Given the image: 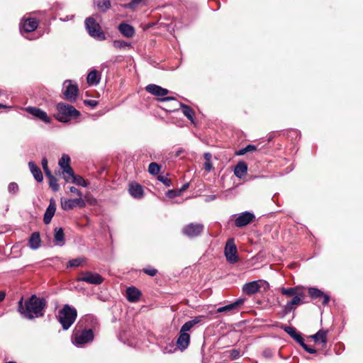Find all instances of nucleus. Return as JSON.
I'll return each instance as SVG.
<instances>
[{
	"instance_id": "1",
	"label": "nucleus",
	"mask_w": 363,
	"mask_h": 363,
	"mask_svg": "<svg viewBox=\"0 0 363 363\" xmlns=\"http://www.w3.org/2000/svg\"><path fill=\"white\" fill-rule=\"evenodd\" d=\"M45 306L44 298H38L35 295H32L28 300L23 303V298H21L18 303V311L25 318L33 319L43 315V308Z\"/></svg>"
},
{
	"instance_id": "5",
	"label": "nucleus",
	"mask_w": 363,
	"mask_h": 363,
	"mask_svg": "<svg viewBox=\"0 0 363 363\" xmlns=\"http://www.w3.org/2000/svg\"><path fill=\"white\" fill-rule=\"evenodd\" d=\"M78 92L79 89L77 84H72L71 80H65L64 82L62 94L67 101L71 103L75 102Z\"/></svg>"
},
{
	"instance_id": "4",
	"label": "nucleus",
	"mask_w": 363,
	"mask_h": 363,
	"mask_svg": "<svg viewBox=\"0 0 363 363\" xmlns=\"http://www.w3.org/2000/svg\"><path fill=\"white\" fill-rule=\"evenodd\" d=\"M85 26L88 33L92 38L99 41L106 39L105 33L103 32L99 23L94 18H87L85 20Z\"/></svg>"
},
{
	"instance_id": "17",
	"label": "nucleus",
	"mask_w": 363,
	"mask_h": 363,
	"mask_svg": "<svg viewBox=\"0 0 363 363\" xmlns=\"http://www.w3.org/2000/svg\"><path fill=\"white\" fill-rule=\"evenodd\" d=\"M259 281H253L246 283L242 286V291L247 295H252L257 293L260 289Z\"/></svg>"
},
{
	"instance_id": "42",
	"label": "nucleus",
	"mask_w": 363,
	"mask_h": 363,
	"mask_svg": "<svg viewBox=\"0 0 363 363\" xmlns=\"http://www.w3.org/2000/svg\"><path fill=\"white\" fill-rule=\"evenodd\" d=\"M8 191L10 194H16L18 191V185L15 182L9 184Z\"/></svg>"
},
{
	"instance_id": "37",
	"label": "nucleus",
	"mask_w": 363,
	"mask_h": 363,
	"mask_svg": "<svg viewBox=\"0 0 363 363\" xmlns=\"http://www.w3.org/2000/svg\"><path fill=\"white\" fill-rule=\"evenodd\" d=\"M70 157L68 155L64 154L60 159L58 164L63 169L67 167H69Z\"/></svg>"
},
{
	"instance_id": "11",
	"label": "nucleus",
	"mask_w": 363,
	"mask_h": 363,
	"mask_svg": "<svg viewBox=\"0 0 363 363\" xmlns=\"http://www.w3.org/2000/svg\"><path fill=\"white\" fill-rule=\"evenodd\" d=\"M255 218V215L249 211H245L238 216L235 220V225L238 228H242L252 223Z\"/></svg>"
},
{
	"instance_id": "6",
	"label": "nucleus",
	"mask_w": 363,
	"mask_h": 363,
	"mask_svg": "<svg viewBox=\"0 0 363 363\" xmlns=\"http://www.w3.org/2000/svg\"><path fill=\"white\" fill-rule=\"evenodd\" d=\"M93 340L94 333L91 329L76 331L73 335V343L77 347L91 342Z\"/></svg>"
},
{
	"instance_id": "55",
	"label": "nucleus",
	"mask_w": 363,
	"mask_h": 363,
	"mask_svg": "<svg viewBox=\"0 0 363 363\" xmlns=\"http://www.w3.org/2000/svg\"><path fill=\"white\" fill-rule=\"evenodd\" d=\"M189 187V184L186 183V184H184L178 191L179 192V194H181L182 191H184V190H186L187 188Z\"/></svg>"
},
{
	"instance_id": "20",
	"label": "nucleus",
	"mask_w": 363,
	"mask_h": 363,
	"mask_svg": "<svg viewBox=\"0 0 363 363\" xmlns=\"http://www.w3.org/2000/svg\"><path fill=\"white\" fill-rule=\"evenodd\" d=\"M308 294L313 298H317L322 297L323 298V304L327 305L330 301V296L323 293L322 291L317 288L311 287L308 289Z\"/></svg>"
},
{
	"instance_id": "52",
	"label": "nucleus",
	"mask_w": 363,
	"mask_h": 363,
	"mask_svg": "<svg viewBox=\"0 0 363 363\" xmlns=\"http://www.w3.org/2000/svg\"><path fill=\"white\" fill-rule=\"evenodd\" d=\"M69 191H70V192L78 195L79 196V198H82V192L79 189H77L76 187H74V186L69 187Z\"/></svg>"
},
{
	"instance_id": "21",
	"label": "nucleus",
	"mask_w": 363,
	"mask_h": 363,
	"mask_svg": "<svg viewBox=\"0 0 363 363\" xmlns=\"http://www.w3.org/2000/svg\"><path fill=\"white\" fill-rule=\"evenodd\" d=\"M141 292L134 286L128 287L126 289V298L128 301L134 303L140 299Z\"/></svg>"
},
{
	"instance_id": "25",
	"label": "nucleus",
	"mask_w": 363,
	"mask_h": 363,
	"mask_svg": "<svg viewBox=\"0 0 363 363\" xmlns=\"http://www.w3.org/2000/svg\"><path fill=\"white\" fill-rule=\"evenodd\" d=\"M29 247L33 250H37L40 247L41 239L38 232H34L31 234L29 240Z\"/></svg>"
},
{
	"instance_id": "46",
	"label": "nucleus",
	"mask_w": 363,
	"mask_h": 363,
	"mask_svg": "<svg viewBox=\"0 0 363 363\" xmlns=\"http://www.w3.org/2000/svg\"><path fill=\"white\" fill-rule=\"evenodd\" d=\"M158 180L162 182L167 186H170V185H171V180L165 176H163V175L158 176Z\"/></svg>"
},
{
	"instance_id": "35",
	"label": "nucleus",
	"mask_w": 363,
	"mask_h": 363,
	"mask_svg": "<svg viewBox=\"0 0 363 363\" xmlns=\"http://www.w3.org/2000/svg\"><path fill=\"white\" fill-rule=\"evenodd\" d=\"M85 262V259L84 257H77L76 259H73L67 264V267H77L81 266Z\"/></svg>"
},
{
	"instance_id": "56",
	"label": "nucleus",
	"mask_w": 363,
	"mask_h": 363,
	"mask_svg": "<svg viewBox=\"0 0 363 363\" xmlns=\"http://www.w3.org/2000/svg\"><path fill=\"white\" fill-rule=\"evenodd\" d=\"M171 100H175V99L172 96H166L160 99L161 101H167Z\"/></svg>"
},
{
	"instance_id": "19",
	"label": "nucleus",
	"mask_w": 363,
	"mask_h": 363,
	"mask_svg": "<svg viewBox=\"0 0 363 363\" xmlns=\"http://www.w3.org/2000/svg\"><path fill=\"white\" fill-rule=\"evenodd\" d=\"M56 211V204L53 199L50 200V203L47 208L43 217V221L45 224H49L55 215Z\"/></svg>"
},
{
	"instance_id": "41",
	"label": "nucleus",
	"mask_w": 363,
	"mask_h": 363,
	"mask_svg": "<svg viewBox=\"0 0 363 363\" xmlns=\"http://www.w3.org/2000/svg\"><path fill=\"white\" fill-rule=\"evenodd\" d=\"M70 182L84 187L87 186L86 182L81 176L79 175H74Z\"/></svg>"
},
{
	"instance_id": "47",
	"label": "nucleus",
	"mask_w": 363,
	"mask_h": 363,
	"mask_svg": "<svg viewBox=\"0 0 363 363\" xmlns=\"http://www.w3.org/2000/svg\"><path fill=\"white\" fill-rule=\"evenodd\" d=\"M166 196L169 199H173L176 196H180V194H179V191L169 190L167 191Z\"/></svg>"
},
{
	"instance_id": "40",
	"label": "nucleus",
	"mask_w": 363,
	"mask_h": 363,
	"mask_svg": "<svg viewBox=\"0 0 363 363\" xmlns=\"http://www.w3.org/2000/svg\"><path fill=\"white\" fill-rule=\"evenodd\" d=\"M160 171V166L158 164L155 162H152L149 164L148 172L150 174L157 175V174H159Z\"/></svg>"
},
{
	"instance_id": "50",
	"label": "nucleus",
	"mask_w": 363,
	"mask_h": 363,
	"mask_svg": "<svg viewBox=\"0 0 363 363\" xmlns=\"http://www.w3.org/2000/svg\"><path fill=\"white\" fill-rule=\"evenodd\" d=\"M292 338L296 340L298 344H300L301 345H303L304 343V341H303V337H301V334L296 333L295 334V335H294L292 337Z\"/></svg>"
},
{
	"instance_id": "49",
	"label": "nucleus",
	"mask_w": 363,
	"mask_h": 363,
	"mask_svg": "<svg viewBox=\"0 0 363 363\" xmlns=\"http://www.w3.org/2000/svg\"><path fill=\"white\" fill-rule=\"evenodd\" d=\"M292 338L296 340L298 344H300L301 345H303L304 343V341H303V337H301V334L296 333L295 334V335H294L292 337Z\"/></svg>"
},
{
	"instance_id": "28",
	"label": "nucleus",
	"mask_w": 363,
	"mask_h": 363,
	"mask_svg": "<svg viewBox=\"0 0 363 363\" xmlns=\"http://www.w3.org/2000/svg\"><path fill=\"white\" fill-rule=\"evenodd\" d=\"M55 245L62 246L65 244V234L62 228H56L54 233Z\"/></svg>"
},
{
	"instance_id": "16",
	"label": "nucleus",
	"mask_w": 363,
	"mask_h": 363,
	"mask_svg": "<svg viewBox=\"0 0 363 363\" xmlns=\"http://www.w3.org/2000/svg\"><path fill=\"white\" fill-rule=\"evenodd\" d=\"M245 301V298H238L233 303H231L222 307H219L217 309V313L231 312L238 311V308L244 303Z\"/></svg>"
},
{
	"instance_id": "2",
	"label": "nucleus",
	"mask_w": 363,
	"mask_h": 363,
	"mask_svg": "<svg viewBox=\"0 0 363 363\" xmlns=\"http://www.w3.org/2000/svg\"><path fill=\"white\" fill-rule=\"evenodd\" d=\"M57 111L55 118L62 123H68L72 119L78 118L81 113L73 106L60 102L56 106Z\"/></svg>"
},
{
	"instance_id": "12",
	"label": "nucleus",
	"mask_w": 363,
	"mask_h": 363,
	"mask_svg": "<svg viewBox=\"0 0 363 363\" xmlns=\"http://www.w3.org/2000/svg\"><path fill=\"white\" fill-rule=\"evenodd\" d=\"M184 326L182 325L180 329L179 337L177 340V345L182 350L186 349L190 342V335L187 333L189 330L186 328L184 330Z\"/></svg>"
},
{
	"instance_id": "54",
	"label": "nucleus",
	"mask_w": 363,
	"mask_h": 363,
	"mask_svg": "<svg viewBox=\"0 0 363 363\" xmlns=\"http://www.w3.org/2000/svg\"><path fill=\"white\" fill-rule=\"evenodd\" d=\"M212 167H212L211 162H206L204 163V169L206 171L210 172L211 170Z\"/></svg>"
},
{
	"instance_id": "48",
	"label": "nucleus",
	"mask_w": 363,
	"mask_h": 363,
	"mask_svg": "<svg viewBox=\"0 0 363 363\" xmlns=\"http://www.w3.org/2000/svg\"><path fill=\"white\" fill-rule=\"evenodd\" d=\"M301 346L309 354H315L316 353V350L315 349H314L313 347H311L307 345L306 344H305V342Z\"/></svg>"
},
{
	"instance_id": "9",
	"label": "nucleus",
	"mask_w": 363,
	"mask_h": 363,
	"mask_svg": "<svg viewBox=\"0 0 363 363\" xmlns=\"http://www.w3.org/2000/svg\"><path fill=\"white\" fill-rule=\"evenodd\" d=\"M38 21L35 18H23L20 23V31L22 35L24 33H31L38 26Z\"/></svg>"
},
{
	"instance_id": "57",
	"label": "nucleus",
	"mask_w": 363,
	"mask_h": 363,
	"mask_svg": "<svg viewBox=\"0 0 363 363\" xmlns=\"http://www.w3.org/2000/svg\"><path fill=\"white\" fill-rule=\"evenodd\" d=\"M204 158L206 159V162H210V160L211 158V155L210 153H205L204 154Z\"/></svg>"
},
{
	"instance_id": "58",
	"label": "nucleus",
	"mask_w": 363,
	"mask_h": 363,
	"mask_svg": "<svg viewBox=\"0 0 363 363\" xmlns=\"http://www.w3.org/2000/svg\"><path fill=\"white\" fill-rule=\"evenodd\" d=\"M6 297V294L4 291H0V303L2 302Z\"/></svg>"
},
{
	"instance_id": "13",
	"label": "nucleus",
	"mask_w": 363,
	"mask_h": 363,
	"mask_svg": "<svg viewBox=\"0 0 363 363\" xmlns=\"http://www.w3.org/2000/svg\"><path fill=\"white\" fill-rule=\"evenodd\" d=\"M26 111L45 123H50V118L47 113L39 108L28 106L26 108Z\"/></svg>"
},
{
	"instance_id": "44",
	"label": "nucleus",
	"mask_w": 363,
	"mask_h": 363,
	"mask_svg": "<svg viewBox=\"0 0 363 363\" xmlns=\"http://www.w3.org/2000/svg\"><path fill=\"white\" fill-rule=\"evenodd\" d=\"M41 164H42V167H43V169L45 172V174H50V172H51L48 168V160L46 159V157H43L42 159V162H41Z\"/></svg>"
},
{
	"instance_id": "43",
	"label": "nucleus",
	"mask_w": 363,
	"mask_h": 363,
	"mask_svg": "<svg viewBox=\"0 0 363 363\" xmlns=\"http://www.w3.org/2000/svg\"><path fill=\"white\" fill-rule=\"evenodd\" d=\"M284 330L289 334L291 337L295 335V334L297 333L296 328L291 326H284L282 328Z\"/></svg>"
},
{
	"instance_id": "23",
	"label": "nucleus",
	"mask_w": 363,
	"mask_h": 363,
	"mask_svg": "<svg viewBox=\"0 0 363 363\" xmlns=\"http://www.w3.org/2000/svg\"><path fill=\"white\" fill-rule=\"evenodd\" d=\"M247 165L243 161H240L235 167L234 174L239 179H242L247 174Z\"/></svg>"
},
{
	"instance_id": "39",
	"label": "nucleus",
	"mask_w": 363,
	"mask_h": 363,
	"mask_svg": "<svg viewBox=\"0 0 363 363\" xmlns=\"http://www.w3.org/2000/svg\"><path fill=\"white\" fill-rule=\"evenodd\" d=\"M113 45L116 49H123L125 48H130L131 45L130 43L122 40H115L113 42Z\"/></svg>"
},
{
	"instance_id": "26",
	"label": "nucleus",
	"mask_w": 363,
	"mask_h": 363,
	"mask_svg": "<svg viewBox=\"0 0 363 363\" xmlns=\"http://www.w3.org/2000/svg\"><path fill=\"white\" fill-rule=\"evenodd\" d=\"M128 191L130 194L134 198H141L143 194V188L138 184H130L129 186Z\"/></svg>"
},
{
	"instance_id": "18",
	"label": "nucleus",
	"mask_w": 363,
	"mask_h": 363,
	"mask_svg": "<svg viewBox=\"0 0 363 363\" xmlns=\"http://www.w3.org/2000/svg\"><path fill=\"white\" fill-rule=\"evenodd\" d=\"M147 92L157 96H164L169 93V90L156 84H149L145 87Z\"/></svg>"
},
{
	"instance_id": "29",
	"label": "nucleus",
	"mask_w": 363,
	"mask_h": 363,
	"mask_svg": "<svg viewBox=\"0 0 363 363\" xmlns=\"http://www.w3.org/2000/svg\"><path fill=\"white\" fill-rule=\"evenodd\" d=\"M87 83L89 85H96L99 83L100 77L96 70L91 71L86 77Z\"/></svg>"
},
{
	"instance_id": "53",
	"label": "nucleus",
	"mask_w": 363,
	"mask_h": 363,
	"mask_svg": "<svg viewBox=\"0 0 363 363\" xmlns=\"http://www.w3.org/2000/svg\"><path fill=\"white\" fill-rule=\"evenodd\" d=\"M84 104L91 107H95L98 104V102L95 100H85Z\"/></svg>"
},
{
	"instance_id": "33",
	"label": "nucleus",
	"mask_w": 363,
	"mask_h": 363,
	"mask_svg": "<svg viewBox=\"0 0 363 363\" xmlns=\"http://www.w3.org/2000/svg\"><path fill=\"white\" fill-rule=\"evenodd\" d=\"M45 175L49 179L50 187L52 189V191H57L59 190V184L56 177H55L51 172H50V174Z\"/></svg>"
},
{
	"instance_id": "22",
	"label": "nucleus",
	"mask_w": 363,
	"mask_h": 363,
	"mask_svg": "<svg viewBox=\"0 0 363 363\" xmlns=\"http://www.w3.org/2000/svg\"><path fill=\"white\" fill-rule=\"evenodd\" d=\"M118 30L120 33L126 38H132L135 34L134 28L130 24L121 23L118 26Z\"/></svg>"
},
{
	"instance_id": "45",
	"label": "nucleus",
	"mask_w": 363,
	"mask_h": 363,
	"mask_svg": "<svg viewBox=\"0 0 363 363\" xmlns=\"http://www.w3.org/2000/svg\"><path fill=\"white\" fill-rule=\"evenodd\" d=\"M143 272L146 274L150 275L151 277L155 276L157 273V270L152 267H148V268L143 269Z\"/></svg>"
},
{
	"instance_id": "30",
	"label": "nucleus",
	"mask_w": 363,
	"mask_h": 363,
	"mask_svg": "<svg viewBox=\"0 0 363 363\" xmlns=\"http://www.w3.org/2000/svg\"><path fill=\"white\" fill-rule=\"evenodd\" d=\"M180 106L182 109V112L184 113V115L189 119L190 120L191 122L194 121V111L193 109L187 106V105H185L184 104H180Z\"/></svg>"
},
{
	"instance_id": "8",
	"label": "nucleus",
	"mask_w": 363,
	"mask_h": 363,
	"mask_svg": "<svg viewBox=\"0 0 363 363\" xmlns=\"http://www.w3.org/2000/svg\"><path fill=\"white\" fill-rule=\"evenodd\" d=\"M224 254L226 260L230 264H235L238 261L237 255V247L234 243L233 239H229L226 242Z\"/></svg>"
},
{
	"instance_id": "10",
	"label": "nucleus",
	"mask_w": 363,
	"mask_h": 363,
	"mask_svg": "<svg viewBox=\"0 0 363 363\" xmlns=\"http://www.w3.org/2000/svg\"><path fill=\"white\" fill-rule=\"evenodd\" d=\"M203 228V225L201 223H189L183 228L182 232L189 238H194L199 236Z\"/></svg>"
},
{
	"instance_id": "15",
	"label": "nucleus",
	"mask_w": 363,
	"mask_h": 363,
	"mask_svg": "<svg viewBox=\"0 0 363 363\" xmlns=\"http://www.w3.org/2000/svg\"><path fill=\"white\" fill-rule=\"evenodd\" d=\"M303 297L304 294L302 292L294 296L293 298L291 301H288L286 304L284 306L285 313H289L295 309L296 306L302 304L303 303L302 301V298Z\"/></svg>"
},
{
	"instance_id": "32",
	"label": "nucleus",
	"mask_w": 363,
	"mask_h": 363,
	"mask_svg": "<svg viewBox=\"0 0 363 363\" xmlns=\"http://www.w3.org/2000/svg\"><path fill=\"white\" fill-rule=\"evenodd\" d=\"M281 293L286 296L288 297L296 296V294H300L301 292H298V287H291V288H281L280 289Z\"/></svg>"
},
{
	"instance_id": "36",
	"label": "nucleus",
	"mask_w": 363,
	"mask_h": 363,
	"mask_svg": "<svg viewBox=\"0 0 363 363\" xmlns=\"http://www.w3.org/2000/svg\"><path fill=\"white\" fill-rule=\"evenodd\" d=\"M257 150V147L254 145H247L245 147L242 148L235 152V155H244L247 152H253Z\"/></svg>"
},
{
	"instance_id": "14",
	"label": "nucleus",
	"mask_w": 363,
	"mask_h": 363,
	"mask_svg": "<svg viewBox=\"0 0 363 363\" xmlns=\"http://www.w3.org/2000/svg\"><path fill=\"white\" fill-rule=\"evenodd\" d=\"M61 206L62 209L65 211L71 210L76 206L84 208L86 206L85 201L82 198H77L74 199H67L62 201Z\"/></svg>"
},
{
	"instance_id": "31",
	"label": "nucleus",
	"mask_w": 363,
	"mask_h": 363,
	"mask_svg": "<svg viewBox=\"0 0 363 363\" xmlns=\"http://www.w3.org/2000/svg\"><path fill=\"white\" fill-rule=\"evenodd\" d=\"M203 315L196 316L194 319L186 322L183 325L184 326V330L189 329V330L196 324L200 323L203 318Z\"/></svg>"
},
{
	"instance_id": "59",
	"label": "nucleus",
	"mask_w": 363,
	"mask_h": 363,
	"mask_svg": "<svg viewBox=\"0 0 363 363\" xmlns=\"http://www.w3.org/2000/svg\"><path fill=\"white\" fill-rule=\"evenodd\" d=\"M6 108V106H4V105L0 104V108Z\"/></svg>"
},
{
	"instance_id": "24",
	"label": "nucleus",
	"mask_w": 363,
	"mask_h": 363,
	"mask_svg": "<svg viewBox=\"0 0 363 363\" xmlns=\"http://www.w3.org/2000/svg\"><path fill=\"white\" fill-rule=\"evenodd\" d=\"M28 167L35 180L38 182H41L43 180V176L40 169L35 162L31 161L28 162Z\"/></svg>"
},
{
	"instance_id": "7",
	"label": "nucleus",
	"mask_w": 363,
	"mask_h": 363,
	"mask_svg": "<svg viewBox=\"0 0 363 363\" xmlns=\"http://www.w3.org/2000/svg\"><path fill=\"white\" fill-rule=\"evenodd\" d=\"M77 281H84L93 285H99L104 281V278L98 273L84 271L79 274Z\"/></svg>"
},
{
	"instance_id": "34",
	"label": "nucleus",
	"mask_w": 363,
	"mask_h": 363,
	"mask_svg": "<svg viewBox=\"0 0 363 363\" xmlns=\"http://www.w3.org/2000/svg\"><path fill=\"white\" fill-rule=\"evenodd\" d=\"M62 174H64L63 178L66 182H69L75 175L72 168L70 166L64 168L62 169Z\"/></svg>"
},
{
	"instance_id": "38",
	"label": "nucleus",
	"mask_w": 363,
	"mask_h": 363,
	"mask_svg": "<svg viewBox=\"0 0 363 363\" xmlns=\"http://www.w3.org/2000/svg\"><path fill=\"white\" fill-rule=\"evenodd\" d=\"M111 6V4L109 0H101L97 3L98 9L102 12L106 11L110 9Z\"/></svg>"
},
{
	"instance_id": "3",
	"label": "nucleus",
	"mask_w": 363,
	"mask_h": 363,
	"mask_svg": "<svg viewBox=\"0 0 363 363\" xmlns=\"http://www.w3.org/2000/svg\"><path fill=\"white\" fill-rule=\"evenodd\" d=\"M77 316V310L67 304L59 311L58 320L64 330L69 329Z\"/></svg>"
},
{
	"instance_id": "27",
	"label": "nucleus",
	"mask_w": 363,
	"mask_h": 363,
	"mask_svg": "<svg viewBox=\"0 0 363 363\" xmlns=\"http://www.w3.org/2000/svg\"><path fill=\"white\" fill-rule=\"evenodd\" d=\"M327 333L326 330H320L311 337L315 343H321L324 346L327 343Z\"/></svg>"
},
{
	"instance_id": "51",
	"label": "nucleus",
	"mask_w": 363,
	"mask_h": 363,
	"mask_svg": "<svg viewBox=\"0 0 363 363\" xmlns=\"http://www.w3.org/2000/svg\"><path fill=\"white\" fill-rule=\"evenodd\" d=\"M240 356V351L238 350H233L230 351V357L233 359H236L238 358H239Z\"/></svg>"
}]
</instances>
